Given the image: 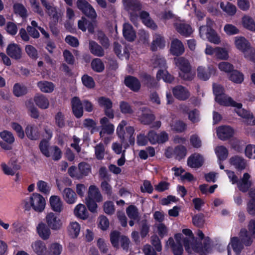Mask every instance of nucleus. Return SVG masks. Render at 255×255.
Segmentation results:
<instances>
[{"mask_svg":"<svg viewBox=\"0 0 255 255\" xmlns=\"http://www.w3.org/2000/svg\"><path fill=\"white\" fill-rule=\"evenodd\" d=\"M123 33L124 38L128 41L132 42L136 38V32L132 26L128 23L124 24Z\"/></svg>","mask_w":255,"mask_h":255,"instance_id":"obj_18","label":"nucleus"},{"mask_svg":"<svg viewBox=\"0 0 255 255\" xmlns=\"http://www.w3.org/2000/svg\"><path fill=\"white\" fill-rule=\"evenodd\" d=\"M46 222L47 225L53 230H58L62 226L61 220L52 212H50L46 215Z\"/></svg>","mask_w":255,"mask_h":255,"instance_id":"obj_11","label":"nucleus"},{"mask_svg":"<svg viewBox=\"0 0 255 255\" xmlns=\"http://www.w3.org/2000/svg\"><path fill=\"white\" fill-rule=\"evenodd\" d=\"M187 148L183 145H177L173 149L175 158L178 161H180L185 158L187 154Z\"/></svg>","mask_w":255,"mask_h":255,"instance_id":"obj_36","label":"nucleus"},{"mask_svg":"<svg viewBox=\"0 0 255 255\" xmlns=\"http://www.w3.org/2000/svg\"><path fill=\"white\" fill-rule=\"evenodd\" d=\"M23 208L29 211L32 208L35 211L41 212L45 207V200L43 197L37 193H32L29 197L22 201Z\"/></svg>","mask_w":255,"mask_h":255,"instance_id":"obj_2","label":"nucleus"},{"mask_svg":"<svg viewBox=\"0 0 255 255\" xmlns=\"http://www.w3.org/2000/svg\"><path fill=\"white\" fill-rule=\"evenodd\" d=\"M174 61L176 66L180 71L179 76L186 81H191L194 77V74L191 72V67L189 61L183 57L175 58Z\"/></svg>","mask_w":255,"mask_h":255,"instance_id":"obj_3","label":"nucleus"},{"mask_svg":"<svg viewBox=\"0 0 255 255\" xmlns=\"http://www.w3.org/2000/svg\"><path fill=\"white\" fill-rule=\"evenodd\" d=\"M94 149L96 158L98 160L104 159L105 153V148L104 144L102 142H100L96 144Z\"/></svg>","mask_w":255,"mask_h":255,"instance_id":"obj_51","label":"nucleus"},{"mask_svg":"<svg viewBox=\"0 0 255 255\" xmlns=\"http://www.w3.org/2000/svg\"><path fill=\"white\" fill-rule=\"evenodd\" d=\"M205 221V216L203 213H199L192 217L193 225L198 228L204 226Z\"/></svg>","mask_w":255,"mask_h":255,"instance_id":"obj_55","label":"nucleus"},{"mask_svg":"<svg viewBox=\"0 0 255 255\" xmlns=\"http://www.w3.org/2000/svg\"><path fill=\"white\" fill-rule=\"evenodd\" d=\"M250 175L248 173H245L241 180H239L237 186L240 191L246 193L249 191L252 186V182L249 180Z\"/></svg>","mask_w":255,"mask_h":255,"instance_id":"obj_20","label":"nucleus"},{"mask_svg":"<svg viewBox=\"0 0 255 255\" xmlns=\"http://www.w3.org/2000/svg\"><path fill=\"white\" fill-rule=\"evenodd\" d=\"M139 17L142 23L147 27L150 28L153 30H155L157 28V26L154 21L151 19L149 13L145 11L142 10L139 13Z\"/></svg>","mask_w":255,"mask_h":255,"instance_id":"obj_21","label":"nucleus"},{"mask_svg":"<svg viewBox=\"0 0 255 255\" xmlns=\"http://www.w3.org/2000/svg\"><path fill=\"white\" fill-rule=\"evenodd\" d=\"M49 202L52 210L54 212L60 213L62 211V202L59 196H51L49 199Z\"/></svg>","mask_w":255,"mask_h":255,"instance_id":"obj_28","label":"nucleus"},{"mask_svg":"<svg viewBox=\"0 0 255 255\" xmlns=\"http://www.w3.org/2000/svg\"><path fill=\"white\" fill-rule=\"evenodd\" d=\"M240 237L241 241L246 246H250L252 245L253 240L247 229L245 228L241 229L240 232Z\"/></svg>","mask_w":255,"mask_h":255,"instance_id":"obj_42","label":"nucleus"},{"mask_svg":"<svg viewBox=\"0 0 255 255\" xmlns=\"http://www.w3.org/2000/svg\"><path fill=\"white\" fill-rule=\"evenodd\" d=\"M63 197L64 201L69 204H74L77 199L76 193L70 188H65L63 190Z\"/></svg>","mask_w":255,"mask_h":255,"instance_id":"obj_24","label":"nucleus"},{"mask_svg":"<svg viewBox=\"0 0 255 255\" xmlns=\"http://www.w3.org/2000/svg\"><path fill=\"white\" fill-rule=\"evenodd\" d=\"M235 44L237 48L243 52L247 51L251 47L250 43L244 37L236 38Z\"/></svg>","mask_w":255,"mask_h":255,"instance_id":"obj_31","label":"nucleus"},{"mask_svg":"<svg viewBox=\"0 0 255 255\" xmlns=\"http://www.w3.org/2000/svg\"><path fill=\"white\" fill-rule=\"evenodd\" d=\"M37 86L41 91L44 93H51L54 88V85L53 83L46 81L38 82Z\"/></svg>","mask_w":255,"mask_h":255,"instance_id":"obj_44","label":"nucleus"},{"mask_svg":"<svg viewBox=\"0 0 255 255\" xmlns=\"http://www.w3.org/2000/svg\"><path fill=\"white\" fill-rule=\"evenodd\" d=\"M215 152L218 159L220 161L226 160L229 153L227 148L223 145L217 146L215 149Z\"/></svg>","mask_w":255,"mask_h":255,"instance_id":"obj_46","label":"nucleus"},{"mask_svg":"<svg viewBox=\"0 0 255 255\" xmlns=\"http://www.w3.org/2000/svg\"><path fill=\"white\" fill-rule=\"evenodd\" d=\"M50 228L43 222L38 224L37 226V232L39 237L43 240H47L51 234Z\"/></svg>","mask_w":255,"mask_h":255,"instance_id":"obj_26","label":"nucleus"},{"mask_svg":"<svg viewBox=\"0 0 255 255\" xmlns=\"http://www.w3.org/2000/svg\"><path fill=\"white\" fill-rule=\"evenodd\" d=\"M211 240L209 237L205 238L203 241V243L201 241H195L192 244V248L193 250H198L201 251L204 250L209 251L210 249Z\"/></svg>","mask_w":255,"mask_h":255,"instance_id":"obj_22","label":"nucleus"},{"mask_svg":"<svg viewBox=\"0 0 255 255\" xmlns=\"http://www.w3.org/2000/svg\"><path fill=\"white\" fill-rule=\"evenodd\" d=\"M34 100L36 105L40 109H46L49 107V100L45 96L42 94L35 96Z\"/></svg>","mask_w":255,"mask_h":255,"instance_id":"obj_34","label":"nucleus"},{"mask_svg":"<svg viewBox=\"0 0 255 255\" xmlns=\"http://www.w3.org/2000/svg\"><path fill=\"white\" fill-rule=\"evenodd\" d=\"M125 9L128 12H137L142 8V5L138 0H123Z\"/></svg>","mask_w":255,"mask_h":255,"instance_id":"obj_13","label":"nucleus"},{"mask_svg":"<svg viewBox=\"0 0 255 255\" xmlns=\"http://www.w3.org/2000/svg\"><path fill=\"white\" fill-rule=\"evenodd\" d=\"M76 4L77 8L86 16L91 19H96V12L93 6L86 0H77Z\"/></svg>","mask_w":255,"mask_h":255,"instance_id":"obj_7","label":"nucleus"},{"mask_svg":"<svg viewBox=\"0 0 255 255\" xmlns=\"http://www.w3.org/2000/svg\"><path fill=\"white\" fill-rule=\"evenodd\" d=\"M128 216L130 219L133 220H139V216L138 209L134 205H129L126 210Z\"/></svg>","mask_w":255,"mask_h":255,"instance_id":"obj_45","label":"nucleus"},{"mask_svg":"<svg viewBox=\"0 0 255 255\" xmlns=\"http://www.w3.org/2000/svg\"><path fill=\"white\" fill-rule=\"evenodd\" d=\"M126 124V122L122 121L118 125L117 128V134L119 138L120 139L121 143H124L125 141V136L127 135V131L125 132L124 127Z\"/></svg>","mask_w":255,"mask_h":255,"instance_id":"obj_52","label":"nucleus"},{"mask_svg":"<svg viewBox=\"0 0 255 255\" xmlns=\"http://www.w3.org/2000/svg\"><path fill=\"white\" fill-rule=\"evenodd\" d=\"M114 126L112 123L104 125L101 126V130L100 131L99 135L101 137H103L106 134L111 135L114 133Z\"/></svg>","mask_w":255,"mask_h":255,"instance_id":"obj_58","label":"nucleus"},{"mask_svg":"<svg viewBox=\"0 0 255 255\" xmlns=\"http://www.w3.org/2000/svg\"><path fill=\"white\" fill-rule=\"evenodd\" d=\"M0 137L5 142L8 144H12L14 141V137L12 133L7 130H3L0 132Z\"/></svg>","mask_w":255,"mask_h":255,"instance_id":"obj_62","label":"nucleus"},{"mask_svg":"<svg viewBox=\"0 0 255 255\" xmlns=\"http://www.w3.org/2000/svg\"><path fill=\"white\" fill-rule=\"evenodd\" d=\"M31 247L37 255H46L47 248L43 241L37 240L32 243Z\"/></svg>","mask_w":255,"mask_h":255,"instance_id":"obj_29","label":"nucleus"},{"mask_svg":"<svg viewBox=\"0 0 255 255\" xmlns=\"http://www.w3.org/2000/svg\"><path fill=\"white\" fill-rule=\"evenodd\" d=\"M174 26L178 33L185 37L189 36L193 32L191 26L188 24L175 23Z\"/></svg>","mask_w":255,"mask_h":255,"instance_id":"obj_27","label":"nucleus"},{"mask_svg":"<svg viewBox=\"0 0 255 255\" xmlns=\"http://www.w3.org/2000/svg\"><path fill=\"white\" fill-rule=\"evenodd\" d=\"M75 215L80 219H86L88 217V213L84 205L79 204L74 210Z\"/></svg>","mask_w":255,"mask_h":255,"instance_id":"obj_39","label":"nucleus"},{"mask_svg":"<svg viewBox=\"0 0 255 255\" xmlns=\"http://www.w3.org/2000/svg\"><path fill=\"white\" fill-rule=\"evenodd\" d=\"M197 71L198 77L200 79L206 81L210 77L211 73L205 67L199 66Z\"/></svg>","mask_w":255,"mask_h":255,"instance_id":"obj_59","label":"nucleus"},{"mask_svg":"<svg viewBox=\"0 0 255 255\" xmlns=\"http://www.w3.org/2000/svg\"><path fill=\"white\" fill-rule=\"evenodd\" d=\"M80 226L77 222H72L68 227L69 235L73 238H77L80 231Z\"/></svg>","mask_w":255,"mask_h":255,"instance_id":"obj_47","label":"nucleus"},{"mask_svg":"<svg viewBox=\"0 0 255 255\" xmlns=\"http://www.w3.org/2000/svg\"><path fill=\"white\" fill-rule=\"evenodd\" d=\"M229 78L234 83L241 84L244 81V75L236 70H233L230 73Z\"/></svg>","mask_w":255,"mask_h":255,"instance_id":"obj_48","label":"nucleus"},{"mask_svg":"<svg viewBox=\"0 0 255 255\" xmlns=\"http://www.w3.org/2000/svg\"><path fill=\"white\" fill-rule=\"evenodd\" d=\"M142 78L144 84L149 88H153L156 86L157 83L153 77L147 73H144Z\"/></svg>","mask_w":255,"mask_h":255,"instance_id":"obj_56","label":"nucleus"},{"mask_svg":"<svg viewBox=\"0 0 255 255\" xmlns=\"http://www.w3.org/2000/svg\"><path fill=\"white\" fill-rule=\"evenodd\" d=\"M6 51L7 54L12 59L18 60L21 57V49L17 44H8Z\"/></svg>","mask_w":255,"mask_h":255,"instance_id":"obj_16","label":"nucleus"},{"mask_svg":"<svg viewBox=\"0 0 255 255\" xmlns=\"http://www.w3.org/2000/svg\"><path fill=\"white\" fill-rule=\"evenodd\" d=\"M156 79L158 81L162 79L166 83H171L174 80V77L167 70L159 69L156 74Z\"/></svg>","mask_w":255,"mask_h":255,"instance_id":"obj_35","label":"nucleus"},{"mask_svg":"<svg viewBox=\"0 0 255 255\" xmlns=\"http://www.w3.org/2000/svg\"><path fill=\"white\" fill-rule=\"evenodd\" d=\"M230 244L236 254H240L244 249V244L238 237H234L231 238Z\"/></svg>","mask_w":255,"mask_h":255,"instance_id":"obj_38","label":"nucleus"},{"mask_svg":"<svg viewBox=\"0 0 255 255\" xmlns=\"http://www.w3.org/2000/svg\"><path fill=\"white\" fill-rule=\"evenodd\" d=\"M242 22L244 27L248 30L255 31V22L254 19L250 16L245 15L242 17Z\"/></svg>","mask_w":255,"mask_h":255,"instance_id":"obj_41","label":"nucleus"},{"mask_svg":"<svg viewBox=\"0 0 255 255\" xmlns=\"http://www.w3.org/2000/svg\"><path fill=\"white\" fill-rule=\"evenodd\" d=\"M119 107L121 112L124 115H132L133 114L134 111L132 106L127 101H121Z\"/></svg>","mask_w":255,"mask_h":255,"instance_id":"obj_49","label":"nucleus"},{"mask_svg":"<svg viewBox=\"0 0 255 255\" xmlns=\"http://www.w3.org/2000/svg\"><path fill=\"white\" fill-rule=\"evenodd\" d=\"M25 133L27 138L31 140H36L40 138L39 129L34 125H27L25 128Z\"/></svg>","mask_w":255,"mask_h":255,"instance_id":"obj_17","label":"nucleus"},{"mask_svg":"<svg viewBox=\"0 0 255 255\" xmlns=\"http://www.w3.org/2000/svg\"><path fill=\"white\" fill-rule=\"evenodd\" d=\"M165 41L163 37L160 35H158L152 41L150 46V49L152 51H155L157 50L158 48L162 49L165 47Z\"/></svg>","mask_w":255,"mask_h":255,"instance_id":"obj_37","label":"nucleus"},{"mask_svg":"<svg viewBox=\"0 0 255 255\" xmlns=\"http://www.w3.org/2000/svg\"><path fill=\"white\" fill-rule=\"evenodd\" d=\"M166 243L170 247L174 255H183V248L182 243H175L172 237L168 239Z\"/></svg>","mask_w":255,"mask_h":255,"instance_id":"obj_30","label":"nucleus"},{"mask_svg":"<svg viewBox=\"0 0 255 255\" xmlns=\"http://www.w3.org/2000/svg\"><path fill=\"white\" fill-rule=\"evenodd\" d=\"M136 116L140 123L144 125H150L155 119L154 115L146 107L139 108Z\"/></svg>","mask_w":255,"mask_h":255,"instance_id":"obj_4","label":"nucleus"},{"mask_svg":"<svg viewBox=\"0 0 255 255\" xmlns=\"http://www.w3.org/2000/svg\"><path fill=\"white\" fill-rule=\"evenodd\" d=\"M71 105L72 114L77 119L83 117L84 109L88 113H91L94 110V105L91 102L87 99L81 101L77 96L72 98Z\"/></svg>","mask_w":255,"mask_h":255,"instance_id":"obj_1","label":"nucleus"},{"mask_svg":"<svg viewBox=\"0 0 255 255\" xmlns=\"http://www.w3.org/2000/svg\"><path fill=\"white\" fill-rule=\"evenodd\" d=\"M216 101L220 105L226 107H236L238 109H242L243 105L241 103L235 101L231 97L227 96H222L217 98Z\"/></svg>","mask_w":255,"mask_h":255,"instance_id":"obj_14","label":"nucleus"},{"mask_svg":"<svg viewBox=\"0 0 255 255\" xmlns=\"http://www.w3.org/2000/svg\"><path fill=\"white\" fill-rule=\"evenodd\" d=\"M220 7L229 16L234 15L237 12L236 6L230 2H227L226 4L223 2H221L220 3Z\"/></svg>","mask_w":255,"mask_h":255,"instance_id":"obj_40","label":"nucleus"},{"mask_svg":"<svg viewBox=\"0 0 255 255\" xmlns=\"http://www.w3.org/2000/svg\"><path fill=\"white\" fill-rule=\"evenodd\" d=\"M98 40L104 48H108L109 47V39L104 32L102 31L98 32Z\"/></svg>","mask_w":255,"mask_h":255,"instance_id":"obj_63","label":"nucleus"},{"mask_svg":"<svg viewBox=\"0 0 255 255\" xmlns=\"http://www.w3.org/2000/svg\"><path fill=\"white\" fill-rule=\"evenodd\" d=\"M199 33L201 36L205 33L208 41L211 43L218 44L221 42L220 36L211 26L202 25L200 26Z\"/></svg>","mask_w":255,"mask_h":255,"instance_id":"obj_5","label":"nucleus"},{"mask_svg":"<svg viewBox=\"0 0 255 255\" xmlns=\"http://www.w3.org/2000/svg\"><path fill=\"white\" fill-rule=\"evenodd\" d=\"M83 125L84 128L90 130L91 134L95 131L97 124L94 120L90 118L85 119L83 121Z\"/></svg>","mask_w":255,"mask_h":255,"instance_id":"obj_60","label":"nucleus"},{"mask_svg":"<svg viewBox=\"0 0 255 255\" xmlns=\"http://www.w3.org/2000/svg\"><path fill=\"white\" fill-rule=\"evenodd\" d=\"M91 68L96 72H102L105 69V65L99 58L94 59L91 62Z\"/></svg>","mask_w":255,"mask_h":255,"instance_id":"obj_54","label":"nucleus"},{"mask_svg":"<svg viewBox=\"0 0 255 255\" xmlns=\"http://www.w3.org/2000/svg\"><path fill=\"white\" fill-rule=\"evenodd\" d=\"M238 109L239 110L236 111V113L238 116L248 120H253L252 123L250 122V124L252 125H255V118H254L252 114H251L249 112L245 109Z\"/></svg>","mask_w":255,"mask_h":255,"instance_id":"obj_57","label":"nucleus"},{"mask_svg":"<svg viewBox=\"0 0 255 255\" xmlns=\"http://www.w3.org/2000/svg\"><path fill=\"white\" fill-rule=\"evenodd\" d=\"M86 198L96 200L97 202H100L103 200V197L98 188L95 185H91L89 187L88 196Z\"/></svg>","mask_w":255,"mask_h":255,"instance_id":"obj_25","label":"nucleus"},{"mask_svg":"<svg viewBox=\"0 0 255 255\" xmlns=\"http://www.w3.org/2000/svg\"><path fill=\"white\" fill-rule=\"evenodd\" d=\"M230 162L238 171L244 170L246 166V163L245 159L238 155L232 157L230 159Z\"/></svg>","mask_w":255,"mask_h":255,"instance_id":"obj_32","label":"nucleus"},{"mask_svg":"<svg viewBox=\"0 0 255 255\" xmlns=\"http://www.w3.org/2000/svg\"><path fill=\"white\" fill-rule=\"evenodd\" d=\"M170 51L171 54L180 56L184 52V47L182 42L178 39H174L171 41Z\"/></svg>","mask_w":255,"mask_h":255,"instance_id":"obj_19","label":"nucleus"},{"mask_svg":"<svg viewBox=\"0 0 255 255\" xmlns=\"http://www.w3.org/2000/svg\"><path fill=\"white\" fill-rule=\"evenodd\" d=\"M13 9L14 13L19 15L22 18H25L28 16L27 10L22 3H14L13 5Z\"/></svg>","mask_w":255,"mask_h":255,"instance_id":"obj_43","label":"nucleus"},{"mask_svg":"<svg viewBox=\"0 0 255 255\" xmlns=\"http://www.w3.org/2000/svg\"><path fill=\"white\" fill-rule=\"evenodd\" d=\"M27 87L24 85L16 83L13 86V93L16 97H19L24 95L27 93Z\"/></svg>","mask_w":255,"mask_h":255,"instance_id":"obj_53","label":"nucleus"},{"mask_svg":"<svg viewBox=\"0 0 255 255\" xmlns=\"http://www.w3.org/2000/svg\"><path fill=\"white\" fill-rule=\"evenodd\" d=\"M127 135L125 136V141L122 143L124 148L127 149L130 145H132L134 144L135 138L133 135L134 129L132 127L128 126L126 128Z\"/></svg>","mask_w":255,"mask_h":255,"instance_id":"obj_23","label":"nucleus"},{"mask_svg":"<svg viewBox=\"0 0 255 255\" xmlns=\"http://www.w3.org/2000/svg\"><path fill=\"white\" fill-rule=\"evenodd\" d=\"M54 121L56 126L59 128H62L66 125V121L64 114L59 111L54 116Z\"/></svg>","mask_w":255,"mask_h":255,"instance_id":"obj_50","label":"nucleus"},{"mask_svg":"<svg viewBox=\"0 0 255 255\" xmlns=\"http://www.w3.org/2000/svg\"><path fill=\"white\" fill-rule=\"evenodd\" d=\"M82 81L83 85L89 89L93 88L95 86L93 78L87 74H84L82 77Z\"/></svg>","mask_w":255,"mask_h":255,"instance_id":"obj_64","label":"nucleus"},{"mask_svg":"<svg viewBox=\"0 0 255 255\" xmlns=\"http://www.w3.org/2000/svg\"><path fill=\"white\" fill-rule=\"evenodd\" d=\"M62 246L57 243H52L49 248L50 255H60L62 251Z\"/></svg>","mask_w":255,"mask_h":255,"instance_id":"obj_61","label":"nucleus"},{"mask_svg":"<svg viewBox=\"0 0 255 255\" xmlns=\"http://www.w3.org/2000/svg\"><path fill=\"white\" fill-rule=\"evenodd\" d=\"M147 135L148 140L151 144L164 143L169 139L168 134L165 131H161L158 134L155 131L150 130L148 131Z\"/></svg>","mask_w":255,"mask_h":255,"instance_id":"obj_8","label":"nucleus"},{"mask_svg":"<svg viewBox=\"0 0 255 255\" xmlns=\"http://www.w3.org/2000/svg\"><path fill=\"white\" fill-rule=\"evenodd\" d=\"M97 102L99 106L104 109L105 115L109 119H113L114 112L113 109V104L112 100L108 97L101 96L98 98Z\"/></svg>","mask_w":255,"mask_h":255,"instance_id":"obj_6","label":"nucleus"},{"mask_svg":"<svg viewBox=\"0 0 255 255\" xmlns=\"http://www.w3.org/2000/svg\"><path fill=\"white\" fill-rule=\"evenodd\" d=\"M172 93L174 97L179 101H186L190 96L189 91L184 86L177 85L172 88Z\"/></svg>","mask_w":255,"mask_h":255,"instance_id":"obj_9","label":"nucleus"},{"mask_svg":"<svg viewBox=\"0 0 255 255\" xmlns=\"http://www.w3.org/2000/svg\"><path fill=\"white\" fill-rule=\"evenodd\" d=\"M187 165L191 168H199L204 163L203 156L199 153L191 154L187 159Z\"/></svg>","mask_w":255,"mask_h":255,"instance_id":"obj_15","label":"nucleus"},{"mask_svg":"<svg viewBox=\"0 0 255 255\" xmlns=\"http://www.w3.org/2000/svg\"><path fill=\"white\" fill-rule=\"evenodd\" d=\"M89 49L92 54L98 57H102L104 55L105 52L101 46L94 41L89 42Z\"/></svg>","mask_w":255,"mask_h":255,"instance_id":"obj_33","label":"nucleus"},{"mask_svg":"<svg viewBox=\"0 0 255 255\" xmlns=\"http://www.w3.org/2000/svg\"><path fill=\"white\" fill-rule=\"evenodd\" d=\"M234 129L230 126H223L219 127L217 130V135L222 140H226L233 136Z\"/></svg>","mask_w":255,"mask_h":255,"instance_id":"obj_12","label":"nucleus"},{"mask_svg":"<svg viewBox=\"0 0 255 255\" xmlns=\"http://www.w3.org/2000/svg\"><path fill=\"white\" fill-rule=\"evenodd\" d=\"M124 84L127 87L134 92H138L141 88V83L139 79L131 75H128L125 77Z\"/></svg>","mask_w":255,"mask_h":255,"instance_id":"obj_10","label":"nucleus"}]
</instances>
